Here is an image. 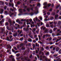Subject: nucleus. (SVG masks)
Here are the masks:
<instances>
[{
    "mask_svg": "<svg viewBox=\"0 0 61 61\" xmlns=\"http://www.w3.org/2000/svg\"><path fill=\"white\" fill-rule=\"evenodd\" d=\"M43 5H45V6L43 7V8L45 9L48 8V7H49V6L51 5V4L50 3L47 5V3L46 2L44 3L43 4Z\"/></svg>",
    "mask_w": 61,
    "mask_h": 61,
    "instance_id": "f257e3e1",
    "label": "nucleus"
},
{
    "mask_svg": "<svg viewBox=\"0 0 61 61\" xmlns=\"http://www.w3.org/2000/svg\"><path fill=\"white\" fill-rule=\"evenodd\" d=\"M36 9L35 11L33 13V14H37L38 13V8H37V6L35 8Z\"/></svg>",
    "mask_w": 61,
    "mask_h": 61,
    "instance_id": "f03ea898",
    "label": "nucleus"
},
{
    "mask_svg": "<svg viewBox=\"0 0 61 61\" xmlns=\"http://www.w3.org/2000/svg\"><path fill=\"white\" fill-rule=\"evenodd\" d=\"M23 46V44L22 43H21L19 46H17V48L18 49L20 47H22V46Z\"/></svg>",
    "mask_w": 61,
    "mask_h": 61,
    "instance_id": "7ed1b4c3",
    "label": "nucleus"
},
{
    "mask_svg": "<svg viewBox=\"0 0 61 61\" xmlns=\"http://www.w3.org/2000/svg\"><path fill=\"white\" fill-rule=\"evenodd\" d=\"M6 19H7V20H8V19L9 22L10 24L11 25H12V22H11V20L10 19H9L8 18H6Z\"/></svg>",
    "mask_w": 61,
    "mask_h": 61,
    "instance_id": "20e7f679",
    "label": "nucleus"
},
{
    "mask_svg": "<svg viewBox=\"0 0 61 61\" xmlns=\"http://www.w3.org/2000/svg\"><path fill=\"white\" fill-rule=\"evenodd\" d=\"M48 32H49V30H48L47 29L45 30L44 32V34L47 33Z\"/></svg>",
    "mask_w": 61,
    "mask_h": 61,
    "instance_id": "39448f33",
    "label": "nucleus"
},
{
    "mask_svg": "<svg viewBox=\"0 0 61 61\" xmlns=\"http://www.w3.org/2000/svg\"><path fill=\"white\" fill-rule=\"evenodd\" d=\"M3 12H4V10L0 8V14H2L3 13Z\"/></svg>",
    "mask_w": 61,
    "mask_h": 61,
    "instance_id": "423d86ee",
    "label": "nucleus"
},
{
    "mask_svg": "<svg viewBox=\"0 0 61 61\" xmlns=\"http://www.w3.org/2000/svg\"><path fill=\"white\" fill-rule=\"evenodd\" d=\"M61 23V21H59L58 22V23L57 24V26L58 27H59L60 25V24Z\"/></svg>",
    "mask_w": 61,
    "mask_h": 61,
    "instance_id": "0eeeda50",
    "label": "nucleus"
},
{
    "mask_svg": "<svg viewBox=\"0 0 61 61\" xmlns=\"http://www.w3.org/2000/svg\"><path fill=\"white\" fill-rule=\"evenodd\" d=\"M9 4L10 6H11V5L12 7L14 8V4L13 3H12L11 4L10 3H9Z\"/></svg>",
    "mask_w": 61,
    "mask_h": 61,
    "instance_id": "6e6552de",
    "label": "nucleus"
},
{
    "mask_svg": "<svg viewBox=\"0 0 61 61\" xmlns=\"http://www.w3.org/2000/svg\"><path fill=\"white\" fill-rule=\"evenodd\" d=\"M9 14L10 16H11V15H14V13H12V14H11V11H10Z\"/></svg>",
    "mask_w": 61,
    "mask_h": 61,
    "instance_id": "1a4fd4ad",
    "label": "nucleus"
},
{
    "mask_svg": "<svg viewBox=\"0 0 61 61\" xmlns=\"http://www.w3.org/2000/svg\"><path fill=\"white\" fill-rule=\"evenodd\" d=\"M43 58H45V60H46V61H48V60L49 61V60H48V59L47 58H46V56H44L43 57Z\"/></svg>",
    "mask_w": 61,
    "mask_h": 61,
    "instance_id": "9d476101",
    "label": "nucleus"
},
{
    "mask_svg": "<svg viewBox=\"0 0 61 61\" xmlns=\"http://www.w3.org/2000/svg\"><path fill=\"white\" fill-rule=\"evenodd\" d=\"M29 51H30V49H29L26 51H25L24 53V54H25L26 53H27V52H29Z\"/></svg>",
    "mask_w": 61,
    "mask_h": 61,
    "instance_id": "9b49d317",
    "label": "nucleus"
},
{
    "mask_svg": "<svg viewBox=\"0 0 61 61\" xmlns=\"http://www.w3.org/2000/svg\"><path fill=\"white\" fill-rule=\"evenodd\" d=\"M7 47L8 48H10V49H11V46H10V45L9 44L7 45Z\"/></svg>",
    "mask_w": 61,
    "mask_h": 61,
    "instance_id": "f8f14e48",
    "label": "nucleus"
},
{
    "mask_svg": "<svg viewBox=\"0 0 61 61\" xmlns=\"http://www.w3.org/2000/svg\"><path fill=\"white\" fill-rule=\"evenodd\" d=\"M48 34H46V35H44L43 36V38H45V36H46L47 37H48Z\"/></svg>",
    "mask_w": 61,
    "mask_h": 61,
    "instance_id": "ddd939ff",
    "label": "nucleus"
},
{
    "mask_svg": "<svg viewBox=\"0 0 61 61\" xmlns=\"http://www.w3.org/2000/svg\"><path fill=\"white\" fill-rule=\"evenodd\" d=\"M58 17V14H56L55 15V19H57Z\"/></svg>",
    "mask_w": 61,
    "mask_h": 61,
    "instance_id": "4468645a",
    "label": "nucleus"
},
{
    "mask_svg": "<svg viewBox=\"0 0 61 61\" xmlns=\"http://www.w3.org/2000/svg\"><path fill=\"white\" fill-rule=\"evenodd\" d=\"M26 33H28L29 32V29L28 28H27L26 29Z\"/></svg>",
    "mask_w": 61,
    "mask_h": 61,
    "instance_id": "2eb2a0df",
    "label": "nucleus"
},
{
    "mask_svg": "<svg viewBox=\"0 0 61 61\" xmlns=\"http://www.w3.org/2000/svg\"><path fill=\"white\" fill-rule=\"evenodd\" d=\"M35 19L36 20L38 21V22H40V20H38L37 19V17H35Z\"/></svg>",
    "mask_w": 61,
    "mask_h": 61,
    "instance_id": "dca6fc26",
    "label": "nucleus"
},
{
    "mask_svg": "<svg viewBox=\"0 0 61 61\" xmlns=\"http://www.w3.org/2000/svg\"><path fill=\"white\" fill-rule=\"evenodd\" d=\"M43 13H44V14H43L44 15H46V13L45 12H46V10H43Z\"/></svg>",
    "mask_w": 61,
    "mask_h": 61,
    "instance_id": "f3484780",
    "label": "nucleus"
},
{
    "mask_svg": "<svg viewBox=\"0 0 61 61\" xmlns=\"http://www.w3.org/2000/svg\"><path fill=\"white\" fill-rule=\"evenodd\" d=\"M7 33H8V31H7V32H6V34H5L3 35V36L5 37V35H6V36H7Z\"/></svg>",
    "mask_w": 61,
    "mask_h": 61,
    "instance_id": "a211bd4d",
    "label": "nucleus"
},
{
    "mask_svg": "<svg viewBox=\"0 0 61 61\" xmlns=\"http://www.w3.org/2000/svg\"><path fill=\"white\" fill-rule=\"evenodd\" d=\"M17 32L16 33H14L13 34L14 36H17Z\"/></svg>",
    "mask_w": 61,
    "mask_h": 61,
    "instance_id": "6ab92c4d",
    "label": "nucleus"
},
{
    "mask_svg": "<svg viewBox=\"0 0 61 61\" xmlns=\"http://www.w3.org/2000/svg\"><path fill=\"white\" fill-rule=\"evenodd\" d=\"M43 28V30H44L46 29V27H45L44 26H43L41 27V29H42Z\"/></svg>",
    "mask_w": 61,
    "mask_h": 61,
    "instance_id": "aec40b11",
    "label": "nucleus"
},
{
    "mask_svg": "<svg viewBox=\"0 0 61 61\" xmlns=\"http://www.w3.org/2000/svg\"><path fill=\"white\" fill-rule=\"evenodd\" d=\"M61 39V38L57 39L56 41V42H58V41H60V40Z\"/></svg>",
    "mask_w": 61,
    "mask_h": 61,
    "instance_id": "412c9836",
    "label": "nucleus"
},
{
    "mask_svg": "<svg viewBox=\"0 0 61 61\" xmlns=\"http://www.w3.org/2000/svg\"><path fill=\"white\" fill-rule=\"evenodd\" d=\"M14 56H13L12 55H11L10 56V59H11V58H13Z\"/></svg>",
    "mask_w": 61,
    "mask_h": 61,
    "instance_id": "4be33fe9",
    "label": "nucleus"
},
{
    "mask_svg": "<svg viewBox=\"0 0 61 61\" xmlns=\"http://www.w3.org/2000/svg\"><path fill=\"white\" fill-rule=\"evenodd\" d=\"M57 36H61V31H60L59 34H57Z\"/></svg>",
    "mask_w": 61,
    "mask_h": 61,
    "instance_id": "5701e85b",
    "label": "nucleus"
},
{
    "mask_svg": "<svg viewBox=\"0 0 61 61\" xmlns=\"http://www.w3.org/2000/svg\"><path fill=\"white\" fill-rule=\"evenodd\" d=\"M39 19H40L41 20H42V17L41 16L38 17Z\"/></svg>",
    "mask_w": 61,
    "mask_h": 61,
    "instance_id": "b1692460",
    "label": "nucleus"
},
{
    "mask_svg": "<svg viewBox=\"0 0 61 61\" xmlns=\"http://www.w3.org/2000/svg\"><path fill=\"white\" fill-rule=\"evenodd\" d=\"M28 40L29 42H31L32 41V40L30 39H29Z\"/></svg>",
    "mask_w": 61,
    "mask_h": 61,
    "instance_id": "393cba45",
    "label": "nucleus"
},
{
    "mask_svg": "<svg viewBox=\"0 0 61 61\" xmlns=\"http://www.w3.org/2000/svg\"><path fill=\"white\" fill-rule=\"evenodd\" d=\"M57 22H56V21L54 22L53 23V24H54V25H56V24H57Z\"/></svg>",
    "mask_w": 61,
    "mask_h": 61,
    "instance_id": "a878e982",
    "label": "nucleus"
},
{
    "mask_svg": "<svg viewBox=\"0 0 61 61\" xmlns=\"http://www.w3.org/2000/svg\"><path fill=\"white\" fill-rule=\"evenodd\" d=\"M55 14H56V13L55 12H52L51 13V15H55Z\"/></svg>",
    "mask_w": 61,
    "mask_h": 61,
    "instance_id": "bb28decb",
    "label": "nucleus"
},
{
    "mask_svg": "<svg viewBox=\"0 0 61 61\" xmlns=\"http://www.w3.org/2000/svg\"><path fill=\"white\" fill-rule=\"evenodd\" d=\"M37 25L38 26H40V23H37Z\"/></svg>",
    "mask_w": 61,
    "mask_h": 61,
    "instance_id": "cd10ccee",
    "label": "nucleus"
},
{
    "mask_svg": "<svg viewBox=\"0 0 61 61\" xmlns=\"http://www.w3.org/2000/svg\"><path fill=\"white\" fill-rule=\"evenodd\" d=\"M53 32V31L51 29L50 30L49 32L50 33V34H51V33H52V32Z\"/></svg>",
    "mask_w": 61,
    "mask_h": 61,
    "instance_id": "c85d7f7f",
    "label": "nucleus"
},
{
    "mask_svg": "<svg viewBox=\"0 0 61 61\" xmlns=\"http://www.w3.org/2000/svg\"><path fill=\"white\" fill-rule=\"evenodd\" d=\"M45 55L46 56H48L49 55V52H48L45 54Z\"/></svg>",
    "mask_w": 61,
    "mask_h": 61,
    "instance_id": "c756f323",
    "label": "nucleus"
},
{
    "mask_svg": "<svg viewBox=\"0 0 61 61\" xmlns=\"http://www.w3.org/2000/svg\"><path fill=\"white\" fill-rule=\"evenodd\" d=\"M24 40V37H22L20 39V41H23Z\"/></svg>",
    "mask_w": 61,
    "mask_h": 61,
    "instance_id": "7c9ffc66",
    "label": "nucleus"
},
{
    "mask_svg": "<svg viewBox=\"0 0 61 61\" xmlns=\"http://www.w3.org/2000/svg\"><path fill=\"white\" fill-rule=\"evenodd\" d=\"M46 26L47 27H50V26H49V25H48V24H46Z\"/></svg>",
    "mask_w": 61,
    "mask_h": 61,
    "instance_id": "2f4dec72",
    "label": "nucleus"
},
{
    "mask_svg": "<svg viewBox=\"0 0 61 61\" xmlns=\"http://www.w3.org/2000/svg\"><path fill=\"white\" fill-rule=\"evenodd\" d=\"M4 3L3 1H0V4L1 5V4H4Z\"/></svg>",
    "mask_w": 61,
    "mask_h": 61,
    "instance_id": "473e14b6",
    "label": "nucleus"
},
{
    "mask_svg": "<svg viewBox=\"0 0 61 61\" xmlns=\"http://www.w3.org/2000/svg\"><path fill=\"white\" fill-rule=\"evenodd\" d=\"M54 19V18L53 17H51L50 18V19L51 20H53Z\"/></svg>",
    "mask_w": 61,
    "mask_h": 61,
    "instance_id": "72a5a7b5",
    "label": "nucleus"
},
{
    "mask_svg": "<svg viewBox=\"0 0 61 61\" xmlns=\"http://www.w3.org/2000/svg\"><path fill=\"white\" fill-rule=\"evenodd\" d=\"M44 22H46V21H48V19L46 18H45L44 20Z\"/></svg>",
    "mask_w": 61,
    "mask_h": 61,
    "instance_id": "f704fd0d",
    "label": "nucleus"
},
{
    "mask_svg": "<svg viewBox=\"0 0 61 61\" xmlns=\"http://www.w3.org/2000/svg\"><path fill=\"white\" fill-rule=\"evenodd\" d=\"M23 10H22L21 9H20L19 10V11L20 12V13H22V11Z\"/></svg>",
    "mask_w": 61,
    "mask_h": 61,
    "instance_id": "c9c22d12",
    "label": "nucleus"
},
{
    "mask_svg": "<svg viewBox=\"0 0 61 61\" xmlns=\"http://www.w3.org/2000/svg\"><path fill=\"white\" fill-rule=\"evenodd\" d=\"M57 39V38H56V37H55L54 38H53V39L52 40H53V41H54L55 40H56Z\"/></svg>",
    "mask_w": 61,
    "mask_h": 61,
    "instance_id": "e433bc0d",
    "label": "nucleus"
},
{
    "mask_svg": "<svg viewBox=\"0 0 61 61\" xmlns=\"http://www.w3.org/2000/svg\"><path fill=\"white\" fill-rule=\"evenodd\" d=\"M35 1V0H30L29 1V2L30 3H31V1Z\"/></svg>",
    "mask_w": 61,
    "mask_h": 61,
    "instance_id": "4c0bfd02",
    "label": "nucleus"
},
{
    "mask_svg": "<svg viewBox=\"0 0 61 61\" xmlns=\"http://www.w3.org/2000/svg\"><path fill=\"white\" fill-rule=\"evenodd\" d=\"M22 50H25V47L23 46L22 47Z\"/></svg>",
    "mask_w": 61,
    "mask_h": 61,
    "instance_id": "58836bf2",
    "label": "nucleus"
},
{
    "mask_svg": "<svg viewBox=\"0 0 61 61\" xmlns=\"http://www.w3.org/2000/svg\"><path fill=\"white\" fill-rule=\"evenodd\" d=\"M59 48H56V51H57V52L58 51V50H59Z\"/></svg>",
    "mask_w": 61,
    "mask_h": 61,
    "instance_id": "ea45409f",
    "label": "nucleus"
},
{
    "mask_svg": "<svg viewBox=\"0 0 61 61\" xmlns=\"http://www.w3.org/2000/svg\"><path fill=\"white\" fill-rule=\"evenodd\" d=\"M6 40H7V41H10V39H9V37H7L6 38Z\"/></svg>",
    "mask_w": 61,
    "mask_h": 61,
    "instance_id": "a19ab883",
    "label": "nucleus"
},
{
    "mask_svg": "<svg viewBox=\"0 0 61 61\" xmlns=\"http://www.w3.org/2000/svg\"><path fill=\"white\" fill-rule=\"evenodd\" d=\"M34 26L35 25H33L32 24L31 25V27H34Z\"/></svg>",
    "mask_w": 61,
    "mask_h": 61,
    "instance_id": "79ce46f5",
    "label": "nucleus"
},
{
    "mask_svg": "<svg viewBox=\"0 0 61 61\" xmlns=\"http://www.w3.org/2000/svg\"><path fill=\"white\" fill-rule=\"evenodd\" d=\"M57 29V28H54L53 29V31H55V30H56Z\"/></svg>",
    "mask_w": 61,
    "mask_h": 61,
    "instance_id": "37998d69",
    "label": "nucleus"
},
{
    "mask_svg": "<svg viewBox=\"0 0 61 61\" xmlns=\"http://www.w3.org/2000/svg\"><path fill=\"white\" fill-rule=\"evenodd\" d=\"M37 6H39V7H40V4L39 3L37 5Z\"/></svg>",
    "mask_w": 61,
    "mask_h": 61,
    "instance_id": "c03bdc74",
    "label": "nucleus"
},
{
    "mask_svg": "<svg viewBox=\"0 0 61 61\" xmlns=\"http://www.w3.org/2000/svg\"><path fill=\"white\" fill-rule=\"evenodd\" d=\"M7 28L8 30H9V29H10V27H9L8 26H7Z\"/></svg>",
    "mask_w": 61,
    "mask_h": 61,
    "instance_id": "a18cd8bd",
    "label": "nucleus"
},
{
    "mask_svg": "<svg viewBox=\"0 0 61 61\" xmlns=\"http://www.w3.org/2000/svg\"><path fill=\"white\" fill-rule=\"evenodd\" d=\"M53 10V9L52 8H51L50 9L49 11L50 12H51L52 11V10Z\"/></svg>",
    "mask_w": 61,
    "mask_h": 61,
    "instance_id": "49530a36",
    "label": "nucleus"
},
{
    "mask_svg": "<svg viewBox=\"0 0 61 61\" xmlns=\"http://www.w3.org/2000/svg\"><path fill=\"white\" fill-rule=\"evenodd\" d=\"M60 58H59L56 61H60Z\"/></svg>",
    "mask_w": 61,
    "mask_h": 61,
    "instance_id": "de8ad7c7",
    "label": "nucleus"
},
{
    "mask_svg": "<svg viewBox=\"0 0 61 61\" xmlns=\"http://www.w3.org/2000/svg\"><path fill=\"white\" fill-rule=\"evenodd\" d=\"M33 48L34 49L35 47V44H33Z\"/></svg>",
    "mask_w": 61,
    "mask_h": 61,
    "instance_id": "09e8293b",
    "label": "nucleus"
},
{
    "mask_svg": "<svg viewBox=\"0 0 61 61\" xmlns=\"http://www.w3.org/2000/svg\"><path fill=\"white\" fill-rule=\"evenodd\" d=\"M20 1H18V2L17 3V5H19V4H20Z\"/></svg>",
    "mask_w": 61,
    "mask_h": 61,
    "instance_id": "8fccbe9b",
    "label": "nucleus"
},
{
    "mask_svg": "<svg viewBox=\"0 0 61 61\" xmlns=\"http://www.w3.org/2000/svg\"><path fill=\"white\" fill-rule=\"evenodd\" d=\"M53 23V21L50 22H49V24H52Z\"/></svg>",
    "mask_w": 61,
    "mask_h": 61,
    "instance_id": "3c124183",
    "label": "nucleus"
},
{
    "mask_svg": "<svg viewBox=\"0 0 61 61\" xmlns=\"http://www.w3.org/2000/svg\"><path fill=\"white\" fill-rule=\"evenodd\" d=\"M59 53L61 54V49H60L59 51Z\"/></svg>",
    "mask_w": 61,
    "mask_h": 61,
    "instance_id": "603ef678",
    "label": "nucleus"
},
{
    "mask_svg": "<svg viewBox=\"0 0 61 61\" xmlns=\"http://www.w3.org/2000/svg\"><path fill=\"white\" fill-rule=\"evenodd\" d=\"M3 17L4 16L2 15H1V16L0 18H1V19H2V18H3Z\"/></svg>",
    "mask_w": 61,
    "mask_h": 61,
    "instance_id": "864d4df0",
    "label": "nucleus"
},
{
    "mask_svg": "<svg viewBox=\"0 0 61 61\" xmlns=\"http://www.w3.org/2000/svg\"><path fill=\"white\" fill-rule=\"evenodd\" d=\"M7 8V7L6 6H5L4 7V8L5 10H6V9Z\"/></svg>",
    "mask_w": 61,
    "mask_h": 61,
    "instance_id": "5fc2aeb1",
    "label": "nucleus"
},
{
    "mask_svg": "<svg viewBox=\"0 0 61 61\" xmlns=\"http://www.w3.org/2000/svg\"><path fill=\"white\" fill-rule=\"evenodd\" d=\"M14 49L15 50H17V49H16V47H14Z\"/></svg>",
    "mask_w": 61,
    "mask_h": 61,
    "instance_id": "6e6d98bb",
    "label": "nucleus"
},
{
    "mask_svg": "<svg viewBox=\"0 0 61 61\" xmlns=\"http://www.w3.org/2000/svg\"><path fill=\"white\" fill-rule=\"evenodd\" d=\"M5 25H8V22H6L5 24Z\"/></svg>",
    "mask_w": 61,
    "mask_h": 61,
    "instance_id": "4d7b16f0",
    "label": "nucleus"
},
{
    "mask_svg": "<svg viewBox=\"0 0 61 61\" xmlns=\"http://www.w3.org/2000/svg\"><path fill=\"white\" fill-rule=\"evenodd\" d=\"M20 56V54H17L16 55V56Z\"/></svg>",
    "mask_w": 61,
    "mask_h": 61,
    "instance_id": "13d9d810",
    "label": "nucleus"
},
{
    "mask_svg": "<svg viewBox=\"0 0 61 61\" xmlns=\"http://www.w3.org/2000/svg\"><path fill=\"white\" fill-rule=\"evenodd\" d=\"M10 10H11V11H12V12H13V11H14V10L12 9V8H10Z\"/></svg>",
    "mask_w": 61,
    "mask_h": 61,
    "instance_id": "bf43d9fd",
    "label": "nucleus"
},
{
    "mask_svg": "<svg viewBox=\"0 0 61 61\" xmlns=\"http://www.w3.org/2000/svg\"><path fill=\"white\" fill-rule=\"evenodd\" d=\"M59 12V10H57L56 11V12L57 13H58V12Z\"/></svg>",
    "mask_w": 61,
    "mask_h": 61,
    "instance_id": "052dcab7",
    "label": "nucleus"
},
{
    "mask_svg": "<svg viewBox=\"0 0 61 61\" xmlns=\"http://www.w3.org/2000/svg\"><path fill=\"white\" fill-rule=\"evenodd\" d=\"M31 34V32H30L29 33V36H30Z\"/></svg>",
    "mask_w": 61,
    "mask_h": 61,
    "instance_id": "680f3d73",
    "label": "nucleus"
},
{
    "mask_svg": "<svg viewBox=\"0 0 61 61\" xmlns=\"http://www.w3.org/2000/svg\"><path fill=\"white\" fill-rule=\"evenodd\" d=\"M29 20L30 22H31L32 21V20L31 19H30Z\"/></svg>",
    "mask_w": 61,
    "mask_h": 61,
    "instance_id": "e2e57ef3",
    "label": "nucleus"
},
{
    "mask_svg": "<svg viewBox=\"0 0 61 61\" xmlns=\"http://www.w3.org/2000/svg\"><path fill=\"white\" fill-rule=\"evenodd\" d=\"M51 6L52 7H53L54 6V5L53 3L51 5Z\"/></svg>",
    "mask_w": 61,
    "mask_h": 61,
    "instance_id": "0e129e2a",
    "label": "nucleus"
},
{
    "mask_svg": "<svg viewBox=\"0 0 61 61\" xmlns=\"http://www.w3.org/2000/svg\"><path fill=\"white\" fill-rule=\"evenodd\" d=\"M47 15H50V13L49 12H47Z\"/></svg>",
    "mask_w": 61,
    "mask_h": 61,
    "instance_id": "69168bd1",
    "label": "nucleus"
},
{
    "mask_svg": "<svg viewBox=\"0 0 61 61\" xmlns=\"http://www.w3.org/2000/svg\"><path fill=\"white\" fill-rule=\"evenodd\" d=\"M51 53H52V54H53L54 53V52L53 51H51Z\"/></svg>",
    "mask_w": 61,
    "mask_h": 61,
    "instance_id": "338daca9",
    "label": "nucleus"
},
{
    "mask_svg": "<svg viewBox=\"0 0 61 61\" xmlns=\"http://www.w3.org/2000/svg\"><path fill=\"white\" fill-rule=\"evenodd\" d=\"M59 6H60V5H57L56 6V8H58L59 7Z\"/></svg>",
    "mask_w": 61,
    "mask_h": 61,
    "instance_id": "774afa93",
    "label": "nucleus"
}]
</instances>
